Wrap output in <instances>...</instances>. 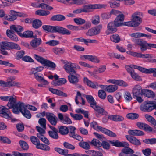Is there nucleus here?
Wrapping results in <instances>:
<instances>
[{
  "mask_svg": "<svg viewBox=\"0 0 156 156\" xmlns=\"http://www.w3.org/2000/svg\"><path fill=\"white\" fill-rule=\"evenodd\" d=\"M0 99L2 101H8L6 106L8 107L7 108L4 106L0 107V116L8 119H10L12 116L10 112H8V110L12 108V111L15 114H19L20 112L26 118L30 119L31 117L30 112L27 110L25 105L23 103L17 102L16 97L14 95L7 96H1Z\"/></svg>",
  "mask_w": 156,
  "mask_h": 156,
  "instance_id": "1",
  "label": "nucleus"
},
{
  "mask_svg": "<svg viewBox=\"0 0 156 156\" xmlns=\"http://www.w3.org/2000/svg\"><path fill=\"white\" fill-rule=\"evenodd\" d=\"M10 29L7 30L6 31V34L8 37L11 40L15 41H17L18 39L14 34V32H16L17 34L21 36L22 33V31L23 30V27L19 25H12L10 27Z\"/></svg>",
  "mask_w": 156,
  "mask_h": 156,
  "instance_id": "2",
  "label": "nucleus"
},
{
  "mask_svg": "<svg viewBox=\"0 0 156 156\" xmlns=\"http://www.w3.org/2000/svg\"><path fill=\"white\" fill-rule=\"evenodd\" d=\"M143 14L140 12H136L131 16V21L125 22L126 26L130 27H136L138 26L142 22L141 17Z\"/></svg>",
  "mask_w": 156,
  "mask_h": 156,
  "instance_id": "3",
  "label": "nucleus"
},
{
  "mask_svg": "<svg viewBox=\"0 0 156 156\" xmlns=\"http://www.w3.org/2000/svg\"><path fill=\"white\" fill-rule=\"evenodd\" d=\"M42 28L44 30L48 32H58L63 35H69L71 34V32L69 30L60 26L45 25L42 26Z\"/></svg>",
  "mask_w": 156,
  "mask_h": 156,
  "instance_id": "4",
  "label": "nucleus"
},
{
  "mask_svg": "<svg viewBox=\"0 0 156 156\" xmlns=\"http://www.w3.org/2000/svg\"><path fill=\"white\" fill-rule=\"evenodd\" d=\"M128 54L138 58H142L144 59V61L146 62L151 63H156V59L153 58V55L150 54H143L133 52H127Z\"/></svg>",
  "mask_w": 156,
  "mask_h": 156,
  "instance_id": "5",
  "label": "nucleus"
},
{
  "mask_svg": "<svg viewBox=\"0 0 156 156\" xmlns=\"http://www.w3.org/2000/svg\"><path fill=\"white\" fill-rule=\"evenodd\" d=\"M34 57L38 62L44 66L52 68H55L56 67V64L53 62L45 59L43 57L36 54H34Z\"/></svg>",
  "mask_w": 156,
  "mask_h": 156,
  "instance_id": "6",
  "label": "nucleus"
},
{
  "mask_svg": "<svg viewBox=\"0 0 156 156\" xmlns=\"http://www.w3.org/2000/svg\"><path fill=\"white\" fill-rule=\"evenodd\" d=\"M140 108L142 111L148 112L151 111L154 109H156V102L147 101L145 104L141 105Z\"/></svg>",
  "mask_w": 156,
  "mask_h": 156,
  "instance_id": "7",
  "label": "nucleus"
},
{
  "mask_svg": "<svg viewBox=\"0 0 156 156\" xmlns=\"http://www.w3.org/2000/svg\"><path fill=\"white\" fill-rule=\"evenodd\" d=\"M106 6L105 4L87 5L83 6L82 9L83 12H89L93 9L105 8Z\"/></svg>",
  "mask_w": 156,
  "mask_h": 156,
  "instance_id": "8",
  "label": "nucleus"
},
{
  "mask_svg": "<svg viewBox=\"0 0 156 156\" xmlns=\"http://www.w3.org/2000/svg\"><path fill=\"white\" fill-rule=\"evenodd\" d=\"M36 129L38 132L37 134V135L38 138L44 143L47 145H49L50 144L49 141L44 135L45 133V130L38 126H36Z\"/></svg>",
  "mask_w": 156,
  "mask_h": 156,
  "instance_id": "9",
  "label": "nucleus"
},
{
  "mask_svg": "<svg viewBox=\"0 0 156 156\" xmlns=\"http://www.w3.org/2000/svg\"><path fill=\"white\" fill-rule=\"evenodd\" d=\"M62 62L64 64L63 68L69 74L76 73V71L73 69V63L70 61H65L63 60H61Z\"/></svg>",
  "mask_w": 156,
  "mask_h": 156,
  "instance_id": "10",
  "label": "nucleus"
},
{
  "mask_svg": "<svg viewBox=\"0 0 156 156\" xmlns=\"http://www.w3.org/2000/svg\"><path fill=\"white\" fill-rule=\"evenodd\" d=\"M10 42L7 41H2L0 42V48L1 53L5 55H9V54L5 50L10 49Z\"/></svg>",
  "mask_w": 156,
  "mask_h": 156,
  "instance_id": "11",
  "label": "nucleus"
},
{
  "mask_svg": "<svg viewBox=\"0 0 156 156\" xmlns=\"http://www.w3.org/2000/svg\"><path fill=\"white\" fill-rule=\"evenodd\" d=\"M133 66L134 69H137L140 71L146 74L153 73V74L156 70V68H151L147 69L136 65Z\"/></svg>",
  "mask_w": 156,
  "mask_h": 156,
  "instance_id": "12",
  "label": "nucleus"
},
{
  "mask_svg": "<svg viewBox=\"0 0 156 156\" xmlns=\"http://www.w3.org/2000/svg\"><path fill=\"white\" fill-rule=\"evenodd\" d=\"M124 19V16L123 14L118 15L113 22L115 26L117 27L126 26L125 22L123 23Z\"/></svg>",
  "mask_w": 156,
  "mask_h": 156,
  "instance_id": "13",
  "label": "nucleus"
},
{
  "mask_svg": "<svg viewBox=\"0 0 156 156\" xmlns=\"http://www.w3.org/2000/svg\"><path fill=\"white\" fill-rule=\"evenodd\" d=\"M46 116L50 123L52 125H56L58 119L57 117L53 114L51 113H47Z\"/></svg>",
  "mask_w": 156,
  "mask_h": 156,
  "instance_id": "14",
  "label": "nucleus"
},
{
  "mask_svg": "<svg viewBox=\"0 0 156 156\" xmlns=\"http://www.w3.org/2000/svg\"><path fill=\"white\" fill-rule=\"evenodd\" d=\"M116 27L113 22H109L107 26V30L106 31V33L107 35H109L116 32L117 31Z\"/></svg>",
  "mask_w": 156,
  "mask_h": 156,
  "instance_id": "15",
  "label": "nucleus"
},
{
  "mask_svg": "<svg viewBox=\"0 0 156 156\" xmlns=\"http://www.w3.org/2000/svg\"><path fill=\"white\" fill-rule=\"evenodd\" d=\"M83 82L85 84L92 88L98 89L99 87L98 83L95 81L93 82L86 77L83 78Z\"/></svg>",
  "mask_w": 156,
  "mask_h": 156,
  "instance_id": "16",
  "label": "nucleus"
},
{
  "mask_svg": "<svg viewBox=\"0 0 156 156\" xmlns=\"http://www.w3.org/2000/svg\"><path fill=\"white\" fill-rule=\"evenodd\" d=\"M82 60H88L93 62L99 63L100 62V60L99 59L95 56L92 55H84L81 56L80 57Z\"/></svg>",
  "mask_w": 156,
  "mask_h": 156,
  "instance_id": "17",
  "label": "nucleus"
},
{
  "mask_svg": "<svg viewBox=\"0 0 156 156\" xmlns=\"http://www.w3.org/2000/svg\"><path fill=\"white\" fill-rule=\"evenodd\" d=\"M143 89L139 85H135L132 90V92L133 96H137L138 95H142Z\"/></svg>",
  "mask_w": 156,
  "mask_h": 156,
  "instance_id": "18",
  "label": "nucleus"
},
{
  "mask_svg": "<svg viewBox=\"0 0 156 156\" xmlns=\"http://www.w3.org/2000/svg\"><path fill=\"white\" fill-rule=\"evenodd\" d=\"M79 75L76 72V73L70 74L68 76V78L69 82L73 84L77 83L79 81Z\"/></svg>",
  "mask_w": 156,
  "mask_h": 156,
  "instance_id": "19",
  "label": "nucleus"
},
{
  "mask_svg": "<svg viewBox=\"0 0 156 156\" xmlns=\"http://www.w3.org/2000/svg\"><path fill=\"white\" fill-rule=\"evenodd\" d=\"M58 118L61 122L64 124L68 125L72 123L71 120L69 117L66 116H64L61 113L58 114Z\"/></svg>",
  "mask_w": 156,
  "mask_h": 156,
  "instance_id": "20",
  "label": "nucleus"
},
{
  "mask_svg": "<svg viewBox=\"0 0 156 156\" xmlns=\"http://www.w3.org/2000/svg\"><path fill=\"white\" fill-rule=\"evenodd\" d=\"M125 137L133 145L138 146L140 145L141 144L139 140L135 137L126 135L125 136Z\"/></svg>",
  "mask_w": 156,
  "mask_h": 156,
  "instance_id": "21",
  "label": "nucleus"
},
{
  "mask_svg": "<svg viewBox=\"0 0 156 156\" xmlns=\"http://www.w3.org/2000/svg\"><path fill=\"white\" fill-rule=\"evenodd\" d=\"M133 41L136 45L140 46V50L142 52H143L144 48H143L144 47L146 41L141 38L134 39Z\"/></svg>",
  "mask_w": 156,
  "mask_h": 156,
  "instance_id": "22",
  "label": "nucleus"
},
{
  "mask_svg": "<svg viewBox=\"0 0 156 156\" xmlns=\"http://www.w3.org/2000/svg\"><path fill=\"white\" fill-rule=\"evenodd\" d=\"M136 125L140 129L149 132L152 131V128L146 124L139 122L136 123Z\"/></svg>",
  "mask_w": 156,
  "mask_h": 156,
  "instance_id": "23",
  "label": "nucleus"
},
{
  "mask_svg": "<svg viewBox=\"0 0 156 156\" xmlns=\"http://www.w3.org/2000/svg\"><path fill=\"white\" fill-rule=\"evenodd\" d=\"M106 70V66L103 65L101 66L98 69L95 70L93 72L88 71L89 73L93 76L96 78V73H99L104 72Z\"/></svg>",
  "mask_w": 156,
  "mask_h": 156,
  "instance_id": "24",
  "label": "nucleus"
},
{
  "mask_svg": "<svg viewBox=\"0 0 156 156\" xmlns=\"http://www.w3.org/2000/svg\"><path fill=\"white\" fill-rule=\"evenodd\" d=\"M109 119L114 121H121L124 119V118L121 115H109L108 116Z\"/></svg>",
  "mask_w": 156,
  "mask_h": 156,
  "instance_id": "25",
  "label": "nucleus"
},
{
  "mask_svg": "<svg viewBox=\"0 0 156 156\" xmlns=\"http://www.w3.org/2000/svg\"><path fill=\"white\" fill-rule=\"evenodd\" d=\"M143 95L149 98H153L155 94L153 91L147 89H143Z\"/></svg>",
  "mask_w": 156,
  "mask_h": 156,
  "instance_id": "26",
  "label": "nucleus"
},
{
  "mask_svg": "<svg viewBox=\"0 0 156 156\" xmlns=\"http://www.w3.org/2000/svg\"><path fill=\"white\" fill-rule=\"evenodd\" d=\"M67 80L66 79L60 78L58 80H54L51 84L53 86H58L65 84Z\"/></svg>",
  "mask_w": 156,
  "mask_h": 156,
  "instance_id": "27",
  "label": "nucleus"
},
{
  "mask_svg": "<svg viewBox=\"0 0 156 156\" xmlns=\"http://www.w3.org/2000/svg\"><path fill=\"white\" fill-rule=\"evenodd\" d=\"M49 90L52 93L60 96H62L65 97L67 96L66 94L58 89H54L51 88H49Z\"/></svg>",
  "mask_w": 156,
  "mask_h": 156,
  "instance_id": "28",
  "label": "nucleus"
},
{
  "mask_svg": "<svg viewBox=\"0 0 156 156\" xmlns=\"http://www.w3.org/2000/svg\"><path fill=\"white\" fill-rule=\"evenodd\" d=\"M85 97L87 101L89 103L90 107H94L96 104V101L91 95H85Z\"/></svg>",
  "mask_w": 156,
  "mask_h": 156,
  "instance_id": "29",
  "label": "nucleus"
},
{
  "mask_svg": "<svg viewBox=\"0 0 156 156\" xmlns=\"http://www.w3.org/2000/svg\"><path fill=\"white\" fill-rule=\"evenodd\" d=\"M65 19V17L62 15H56L53 16L50 19L51 20L62 21Z\"/></svg>",
  "mask_w": 156,
  "mask_h": 156,
  "instance_id": "30",
  "label": "nucleus"
},
{
  "mask_svg": "<svg viewBox=\"0 0 156 156\" xmlns=\"http://www.w3.org/2000/svg\"><path fill=\"white\" fill-rule=\"evenodd\" d=\"M42 41L41 38H35L31 42L30 44L34 48H36L39 46L41 43Z\"/></svg>",
  "mask_w": 156,
  "mask_h": 156,
  "instance_id": "31",
  "label": "nucleus"
},
{
  "mask_svg": "<svg viewBox=\"0 0 156 156\" xmlns=\"http://www.w3.org/2000/svg\"><path fill=\"white\" fill-rule=\"evenodd\" d=\"M118 88V87L115 85L107 86L105 88V90L108 92H113L116 91Z\"/></svg>",
  "mask_w": 156,
  "mask_h": 156,
  "instance_id": "32",
  "label": "nucleus"
},
{
  "mask_svg": "<svg viewBox=\"0 0 156 156\" xmlns=\"http://www.w3.org/2000/svg\"><path fill=\"white\" fill-rule=\"evenodd\" d=\"M36 147L38 149H40L45 151H49L50 149V148L49 146L40 143Z\"/></svg>",
  "mask_w": 156,
  "mask_h": 156,
  "instance_id": "33",
  "label": "nucleus"
},
{
  "mask_svg": "<svg viewBox=\"0 0 156 156\" xmlns=\"http://www.w3.org/2000/svg\"><path fill=\"white\" fill-rule=\"evenodd\" d=\"M92 23L94 25L98 24L100 22V17L98 15L96 14L92 16L91 19Z\"/></svg>",
  "mask_w": 156,
  "mask_h": 156,
  "instance_id": "34",
  "label": "nucleus"
},
{
  "mask_svg": "<svg viewBox=\"0 0 156 156\" xmlns=\"http://www.w3.org/2000/svg\"><path fill=\"white\" fill-rule=\"evenodd\" d=\"M110 39L112 41L115 43L119 42L121 40L120 37L117 34H115L111 36Z\"/></svg>",
  "mask_w": 156,
  "mask_h": 156,
  "instance_id": "35",
  "label": "nucleus"
},
{
  "mask_svg": "<svg viewBox=\"0 0 156 156\" xmlns=\"http://www.w3.org/2000/svg\"><path fill=\"white\" fill-rule=\"evenodd\" d=\"M124 98L126 102H129L132 100L133 98L130 93L128 91L125 92L124 95Z\"/></svg>",
  "mask_w": 156,
  "mask_h": 156,
  "instance_id": "36",
  "label": "nucleus"
},
{
  "mask_svg": "<svg viewBox=\"0 0 156 156\" xmlns=\"http://www.w3.org/2000/svg\"><path fill=\"white\" fill-rule=\"evenodd\" d=\"M59 132L62 135H66L68 133L69 129L66 126H61L59 128Z\"/></svg>",
  "mask_w": 156,
  "mask_h": 156,
  "instance_id": "37",
  "label": "nucleus"
},
{
  "mask_svg": "<svg viewBox=\"0 0 156 156\" xmlns=\"http://www.w3.org/2000/svg\"><path fill=\"white\" fill-rule=\"evenodd\" d=\"M50 13V12L49 11L42 9L38 10L35 12V14H36L42 16L48 15Z\"/></svg>",
  "mask_w": 156,
  "mask_h": 156,
  "instance_id": "38",
  "label": "nucleus"
},
{
  "mask_svg": "<svg viewBox=\"0 0 156 156\" xmlns=\"http://www.w3.org/2000/svg\"><path fill=\"white\" fill-rule=\"evenodd\" d=\"M78 97L80 98V99L82 101V104L84 105L85 104V101L83 98L81 97V94L79 91H77L76 95L75 97V101L76 104L78 105L79 104V102L78 101Z\"/></svg>",
  "mask_w": 156,
  "mask_h": 156,
  "instance_id": "39",
  "label": "nucleus"
},
{
  "mask_svg": "<svg viewBox=\"0 0 156 156\" xmlns=\"http://www.w3.org/2000/svg\"><path fill=\"white\" fill-rule=\"evenodd\" d=\"M42 23L41 21L38 20H34L32 22V26L35 28H38L42 25Z\"/></svg>",
  "mask_w": 156,
  "mask_h": 156,
  "instance_id": "40",
  "label": "nucleus"
},
{
  "mask_svg": "<svg viewBox=\"0 0 156 156\" xmlns=\"http://www.w3.org/2000/svg\"><path fill=\"white\" fill-rule=\"evenodd\" d=\"M139 115L136 113H130L127 114V117L130 119L134 120L138 118Z\"/></svg>",
  "mask_w": 156,
  "mask_h": 156,
  "instance_id": "41",
  "label": "nucleus"
},
{
  "mask_svg": "<svg viewBox=\"0 0 156 156\" xmlns=\"http://www.w3.org/2000/svg\"><path fill=\"white\" fill-rule=\"evenodd\" d=\"M102 25L101 24H100L97 26L92 28L93 29L94 34L95 35L98 34L101 31V30L102 28Z\"/></svg>",
  "mask_w": 156,
  "mask_h": 156,
  "instance_id": "42",
  "label": "nucleus"
},
{
  "mask_svg": "<svg viewBox=\"0 0 156 156\" xmlns=\"http://www.w3.org/2000/svg\"><path fill=\"white\" fill-rule=\"evenodd\" d=\"M70 115L74 119L76 120H80L83 119V116L81 114H74L73 113H70Z\"/></svg>",
  "mask_w": 156,
  "mask_h": 156,
  "instance_id": "43",
  "label": "nucleus"
},
{
  "mask_svg": "<svg viewBox=\"0 0 156 156\" xmlns=\"http://www.w3.org/2000/svg\"><path fill=\"white\" fill-rule=\"evenodd\" d=\"M24 37H33V32L30 31H27L22 33L21 36Z\"/></svg>",
  "mask_w": 156,
  "mask_h": 156,
  "instance_id": "44",
  "label": "nucleus"
},
{
  "mask_svg": "<svg viewBox=\"0 0 156 156\" xmlns=\"http://www.w3.org/2000/svg\"><path fill=\"white\" fill-rule=\"evenodd\" d=\"M123 152L126 154H132L134 153V151L129 147H126L122 149Z\"/></svg>",
  "mask_w": 156,
  "mask_h": 156,
  "instance_id": "45",
  "label": "nucleus"
},
{
  "mask_svg": "<svg viewBox=\"0 0 156 156\" xmlns=\"http://www.w3.org/2000/svg\"><path fill=\"white\" fill-rule=\"evenodd\" d=\"M144 47H143L144 48L143 52L146 51L147 49H149L151 48H155L156 46V44L148 43L146 41Z\"/></svg>",
  "mask_w": 156,
  "mask_h": 156,
  "instance_id": "46",
  "label": "nucleus"
},
{
  "mask_svg": "<svg viewBox=\"0 0 156 156\" xmlns=\"http://www.w3.org/2000/svg\"><path fill=\"white\" fill-rule=\"evenodd\" d=\"M55 150L59 154L65 156L68 153V150L66 149H62L59 148H55Z\"/></svg>",
  "mask_w": 156,
  "mask_h": 156,
  "instance_id": "47",
  "label": "nucleus"
},
{
  "mask_svg": "<svg viewBox=\"0 0 156 156\" xmlns=\"http://www.w3.org/2000/svg\"><path fill=\"white\" fill-rule=\"evenodd\" d=\"M80 147L85 149H89L90 148V147L89 144L87 142H82L79 143Z\"/></svg>",
  "mask_w": 156,
  "mask_h": 156,
  "instance_id": "48",
  "label": "nucleus"
},
{
  "mask_svg": "<svg viewBox=\"0 0 156 156\" xmlns=\"http://www.w3.org/2000/svg\"><path fill=\"white\" fill-rule=\"evenodd\" d=\"M143 142L147 144H156V138L146 139L143 140Z\"/></svg>",
  "mask_w": 156,
  "mask_h": 156,
  "instance_id": "49",
  "label": "nucleus"
},
{
  "mask_svg": "<svg viewBox=\"0 0 156 156\" xmlns=\"http://www.w3.org/2000/svg\"><path fill=\"white\" fill-rule=\"evenodd\" d=\"M98 97L101 99H105L106 97L105 92L103 90H99L98 93Z\"/></svg>",
  "mask_w": 156,
  "mask_h": 156,
  "instance_id": "50",
  "label": "nucleus"
},
{
  "mask_svg": "<svg viewBox=\"0 0 156 156\" xmlns=\"http://www.w3.org/2000/svg\"><path fill=\"white\" fill-rule=\"evenodd\" d=\"M145 117L147 120L152 124L156 126V120L152 117L148 115H145Z\"/></svg>",
  "mask_w": 156,
  "mask_h": 156,
  "instance_id": "51",
  "label": "nucleus"
},
{
  "mask_svg": "<svg viewBox=\"0 0 156 156\" xmlns=\"http://www.w3.org/2000/svg\"><path fill=\"white\" fill-rule=\"evenodd\" d=\"M30 139L32 143L36 145V147L40 143V141L35 136H32L30 137Z\"/></svg>",
  "mask_w": 156,
  "mask_h": 156,
  "instance_id": "52",
  "label": "nucleus"
},
{
  "mask_svg": "<svg viewBox=\"0 0 156 156\" xmlns=\"http://www.w3.org/2000/svg\"><path fill=\"white\" fill-rule=\"evenodd\" d=\"M90 144L92 145L97 147H100L101 145L100 141L98 140L93 139L91 141Z\"/></svg>",
  "mask_w": 156,
  "mask_h": 156,
  "instance_id": "53",
  "label": "nucleus"
},
{
  "mask_svg": "<svg viewBox=\"0 0 156 156\" xmlns=\"http://www.w3.org/2000/svg\"><path fill=\"white\" fill-rule=\"evenodd\" d=\"M132 77L136 81H140L142 80L140 76L138 75L134 71L130 74Z\"/></svg>",
  "mask_w": 156,
  "mask_h": 156,
  "instance_id": "54",
  "label": "nucleus"
},
{
  "mask_svg": "<svg viewBox=\"0 0 156 156\" xmlns=\"http://www.w3.org/2000/svg\"><path fill=\"white\" fill-rule=\"evenodd\" d=\"M52 51L56 54L59 55L63 53L64 50L62 48L55 47L53 48Z\"/></svg>",
  "mask_w": 156,
  "mask_h": 156,
  "instance_id": "55",
  "label": "nucleus"
},
{
  "mask_svg": "<svg viewBox=\"0 0 156 156\" xmlns=\"http://www.w3.org/2000/svg\"><path fill=\"white\" fill-rule=\"evenodd\" d=\"M91 107L99 113L103 114L105 112L104 110L98 106L97 105V104L94 107Z\"/></svg>",
  "mask_w": 156,
  "mask_h": 156,
  "instance_id": "56",
  "label": "nucleus"
},
{
  "mask_svg": "<svg viewBox=\"0 0 156 156\" xmlns=\"http://www.w3.org/2000/svg\"><path fill=\"white\" fill-rule=\"evenodd\" d=\"M58 132H54L53 131H49L48 133L49 136L52 138L57 139L58 138V136L57 133Z\"/></svg>",
  "mask_w": 156,
  "mask_h": 156,
  "instance_id": "57",
  "label": "nucleus"
},
{
  "mask_svg": "<svg viewBox=\"0 0 156 156\" xmlns=\"http://www.w3.org/2000/svg\"><path fill=\"white\" fill-rule=\"evenodd\" d=\"M59 42L58 41L55 40H51L46 42V44L51 46H54L58 44Z\"/></svg>",
  "mask_w": 156,
  "mask_h": 156,
  "instance_id": "58",
  "label": "nucleus"
},
{
  "mask_svg": "<svg viewBox=\"0 0 156 156\" xmlns=\"http://www.w3.org/2000/svg\"><path fill=\"white\" fill-rule=\"evenodd\" d=\"M90 154L94 156H102V153L98 151L94 150H90L89 151V153Z\"/></svg>",
  "mask_w": 156,
  "mask_h": 156,
  "instance_id": "59",
  "label": "nucleus"
},
{
  "mask_svg": "<svg viewBox=\"0 0 156 156\" xmlns=\"http://www.w3.org/2000/svg\"><path fill=\"white\" fill-rule=\"evenodd\" d=\"M74 22L78 25H82L85 23V20L82 18H75L74 19Z\"/></svg>",
  "mask_w": 156,
  "mask_h": 156,
  "instance_id": "60",
  "label": "nucleus"
},
{
  "mask_svg": "<svg viewBox=\"0 0 156 156\" xmlns=\"http://www.w3.org/2000/svg\"><path fill=\"white\" fill-rule=\"evenodd\" d=\"M85 24L83 26L79 27L80 30H86L89 28H90L91 26V23L89 21L86 22Z\"/></svg>",
  "mask_w": 156,
  "mask_h": 156,
  "instance_id": "61",
  "label": "nucleus"
},
{
  "mask_svg": "<svg viewBox=\"0 0 156 156\" xmlns=\"http://www.w3.org/2000/svg\"><path fill=\"white\" fill-rule=\"evenodd\" d=\"M115 84L119 86H123L126 87L128 86V84L124 81L121 80H116Z\"/></svg>",
  "mask_w": 156,
  "mask_h": 156,
  "instance_id": "62",
  "label": "nucleus"
},
{
  "mask_svg": "<svg viewBox=\"0 0 156 156\" xmlns=\"http://www.w3.org/2000/svg\"><path fill=\"white\" fill-rule=\"evenodd\" d=\"M38 123L43 128H45L46 120L45 118H41L38 121Z\"/></svg>",
  "mask_w": 156,
  "mask_h": 156,
  "instance_id": "63",
  "label": "nucleus"
},
{
  "mask_svg": "<svg viewBox=\"0 0 156 156\" xmlns=\"http://www.w3.org/2000/svg\"><path fill=\"white\" fill-rule=\"evenodd\" d=\"M21 147L24 150H27L28 148V145L27 143L23 141H20L19 142Z\"/></svg>",
  "mask_w": 156,
  "mask_h": 156,
  "instance_id": "64",
  "label": "nucleus"
}]
</instances>
